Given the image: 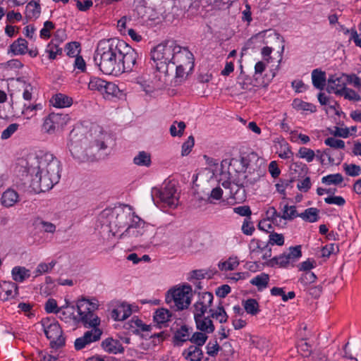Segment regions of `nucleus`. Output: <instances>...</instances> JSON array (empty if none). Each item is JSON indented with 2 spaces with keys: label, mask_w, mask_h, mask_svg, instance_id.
<instances>
[{
  "label": "nucleus",
  "mask_w": 361,
  "mask_h": 361,
  "mask_svg": "<svg viewBox=\"0 0 361 361\" xmlns=\"http://www.w3.org/2000/svg\"><path fill=\"white\" fill-rule=\"evenodd\" d=\"M157 73L149 70L138 73L134 82L147 95L186 80L194 67L192 54L175 42L158 44L151 52Z\"/></svg>",
  "instance_id": "obj_1"
},
{
  "label": "nucleus",
  "mask_w": 361,
  "mask_h": 361,
  "mask_svg": "<svg viewBox=\"0 0 361 361\" xmlns=\"http://www.w3.org/2000/svg\"><path fill=\"white\" fill-rule=\"evenodd\" d=\"M26 176L30 179V187L37 193L49 190L61 178V164L54 154L46 152L28 161H22Z\"/></svg>",
  "instance_id": "obj_2"
},
{
  "label": "nucleus",
  "mask_w": 361,
  "mask_h": 361,
  "mask_svg": "<svg viewBox=\"0 0 361 361\" xmlns=\"http://www.w3.org/2000/svg\"><path fill=\"white\" fill-rule=\"evenodd\" d=\"M111 142L109 134L97 127L93 133L85 135L78 129H73L68 137V147L71 154L81 161L100 158Z\"/></svg>",
  "instance_id": "obj_3"
},
{
  "label": "nucleus",
  "mask_w": 361,
  "mask_h": 361,
  "mask_svg": "<svg viewBox=\"0 0 361 361\" xmlns=\"http://www.w3.org/2000/svg\"><path fill=\"white\" fill-rule=\"evenodd\" d=\"M133 209L128 205L115 207L113 209L104 210L99 215L101 233L108 240L114 238L123 239L121 233L127 227L132 218Z\"/></svg>",
  "instance_id": "obj_4"
},
{
  "label": "nucleus",
  "mask_w": 361,
  "mask_h": 361,
  "mask_svg": "<svg viewBox=\"0 0 361 361\" xmlns=\"http://www.w3.org/2000/svg\"><path fill=\"white\" fill-rule=\"evenodd\" d=\"M120 49L111 39H103L98 43L94 56L100 71L106 75L121 73L123 66L120 62Z\"/></svg>",
  "instance_id": "obj_5"
},
{
  "label": "nucleus",
  "mask_w": 361,
  "mask_h": 361,
  "mask_svg": "<svg viewBox=\"0 0 361 361\" xmlns=\"http://www.w3.org/2000/svg\"><path fill=\"white\" fill-rule=\"evenodd\" d=\"M193 296L190 285L179 284L169 288L165 294V302L171 307L180 311L188 308Z\"/></svg>",
  "instance_id": "obj_6"
},
{
  "label": "nucleus",
  "mask_w": 361,
  "mask_h": 361,
  "mask_svg": "<svg viewBox=\"0 0 361 361\" xmlns=\"http://www.w3.org/2000/svg\"><path fill=\"white\" fill-rule=\"evenodd\" d=\"M76 307L79 322L90 327H96L99 325L100 319L94 313L99 307L98 301L96 299L82 298L77 301Z\"/></svg>",
  "instance_id": "obj_7"
},
{
  "label": "nucleus",
  "mask_w": 361,
  "mask_h": 361,
  "mask_svg": "<svg viewBox=\"0 0 361 361\" xmlns=\"http://www.w3.org/2000/svg\"><path fill=\"white\" fill-rule=\"evenodd\" d=\"M152 197L154 202H160L170 208H176L179 203L176 185L172 181L164 182L161 188H153Z\"/></svg>",
  "instance_id": "obj_8"
},
{
  "label": "nucleus",
  "mask_w": 361,
  "mask_h": 361,
  "mask_svg": "<svg viewBox=\"0 0 361 361\" xmlns=\"http://www.w3.org/2000/svg\"><path fill=\"white\" fill-rule=\"evenodd\" d=\"M152 226L146 223L133 211L132 218L125 230L120 233L123 239H141L147 237L152 231Z\"/></svg>",
  "instance_id": "obj_9"
},
{
  "label": "nucleus",
  "mask_w": 361,
  "mask_h": 361,
  "mask_svg": "<svg viewBox=\"0 0 361 361\" xmlns=\"http://www.w3.org/2000/svg\"><path fill=\"white\" fill-rule=\"evenodd\" d=\"M246 171L240 174L243 178L246 179L244 182L241 183H231L225 181L222 183V186L227 190V195L235 200L236 202H241L245 200V192L244 186L254 184L257 182L259 178V173H254L253 177L247 178V176L245 175Z\"/></svg>",
  "instance_id": "obj_10"
},
{
  "label": "nucleus",
  "mask_w": 361,
  "mask_h": 361,
  "mask_svg": "<svg viewBox=\"0 0 361 361\" xmlns=\"http://www.w3.org/2000/svg\"><path fill=\"white\" fill-rule=\"evenodd\" d=\"M40 324L43 327L47 338L50 340V345L53 348H59L65 343V338L62 335L61 328L54 318H44Z\"/></svg>",
  "instance_id": "obj_11"
},
{
  "label": "nucleus",
  "mask_w": 361,
  "mask_h": 361,
  "mask_svg": "<svg viewBox=\"0 0 361 361\" xmlns=\"http://www.w3.org/2000/svg\"><path fill=\"white\" fill-rule=\"evenodd\" d=\"M70 120L68 114L51 113L44 120L42 131L48 135H55L63 130Z\"/></svg>",
  "instance_id": "obj_12"
},
{
  "label": "nucleus",
  "mask_w": 361,
  "mask_h": 361,
  "mask_svg": "<svg viewBox=\"0 0 361 361\" xmlns=\"http://www.w3.org/2000/svg\"><path fill=\"white\" fill-rule=\"evenodd\" d=\"M348 81V74L336 73L331 75L327 79L326 90L329 93L339 95L345 88Z\"/></svg>",
  "instance_id": "obj_13"
},
{
  "label": "nucleus",
  "mask_w": 361,
  "mask_h": 361,
  "mask_svg": "<svg viewBox=\"0 0 361 361\" xmlns=\"http://www.w3.org/2000/svg\"><path fill=\"white\" fill-rule=\"evenodd\" d=\"M250 249L252 258L264 260L265 263L271 259V249L268 244L260 247L259 240L253 239L250 242Z\"/></svg>",
  "instance_id": "obj_14"
},
{
  "label": "nucleus",
  "mask_w": 361,
  "mask_h": 361,
  "mask_svg": "<svg viewBox=\"0 0 361 361\" xmlns=\"http://www.w3.org/2000/svg\"><path fill=\"white\" fill-rule=\"evenodd\" d=\"M102 331L96 327H93L90 331H86L82 337L75 341V348L76 350H81L86 345L99 340Z\"/></svg>",
  "instance_id": "obj_15"
},
{
  "label": "nucleus",
  "mask_w": 361,
  "mask_h": 361,
  "mask_svg": "<svg viewBox=\"0 0 361 361\" xmlns=\"http://www.w3.org/2000/svg\"><path fill=\"white\" fill-rule=\"evenodd\" d=\"M102 331L96 327H93L90 331H86L82 337L75 341V348L76 350H81L86 345L99 340Z\"/></svg>",
  "instance_id": "obj_16"
},
{
  "label": "nucleus",
  "mask_w": 361,
  "mask_h": 361,
  "mask_svg": "<svg viewBox=\"0 0 361 361\" xmlns=\"http://www.w3.org/2000/svg\"><path fill=\"white\" fill-rule=\"evenodd\" d=\"M102 331L96 327H93L90 331H86L82 337L75 341V348L76 350H81L86 345L99 340Z\"/></svg>",
  "instance_id": "obj_17"
},
{
  "label": "nucleus",
  "mask_w": 361,
  "mask_h": 361,
  "mask_svg": "<svg viewBox=\"0 0 361 361\" xmlns=\"http://www.w3.org/2000/svg\"><path fill=\"white\" fill-rule=\"evenodd\" d=\"M14 86L17 92L22 96L24 100L31 101L35 94V87L29 81L23 78H18Z\"/></svg>",
  "instance_id": "obj_18"
},
{
  "label": "nucleus",
  "mask_w": 361,
  "mask_h": 361,
  "mask_svg": "<svg viewBox=\"0 0 361 361\" xmlns=\"http://www.w3.org/2000/svg\"><path fill=\"white\" fill-rule=\"evenodd\" d=\"M214 296L211 293L204 292L200 295L197 301L194 305V316L204 314L211 309Z\"/></svg>",
  "instance_id": "obj_19"
},
{
  "label": "nucleus",
  "mask_w": 361,
  "mask_h": 361,
  "mask_svg": "<svg viewBox=\"0 0 361 361\" xmlns=\"http://www.w3.org/2000/svg\"><path fill=\"white\" fill-rule=\"evenodd\" d=\"M58 317L61 321L73 326L79 323L78 315L75 314L74 306L69 305L68 301L66 305L59 307Z\"/></svg>",
  "instance_id": "obj_20"
},
{
  "label": "nucleus",
  "mask_w": 361,
  "mask_h": 361,
  "mask_svg": "<svg viewBox=\"0 0 361 361\" xmlns=\"http://www.w3.org/2000/svg\"><path fill=\"white\" fill-rule=\"evenodd\" d=\"M120 56L121 65L123 66L121 73L125 71H132L138 57L137 53L133 49H128L126 53H123L120 50Z\"/></svg>",
  "instance_id": "obj_21"
},
{
  "label": "nucleus",
  "mask_w": 361,
  "mask_h": 361,
  "mask_svg": "<svg viewBox=\"0 0 361 361\" xmlns=\"http://www.w3.org/2000/svg\"><path fill=\"white\" fill-rule=\"evenodd\" d=\"M18 287L12 281L0 282V300L3 302L8 301L18 295Z\"/></svg>",
  "instance_id": "obj_22"
},
{
  "label": "nucleus",
  "mask_w": 361,
  "mask_h": 361,
  "mask_svg": "<svg viewBox=\"0 0 361 361\" xmlns=\"http://www.w3.org/2000/svg\"><path fill=\"white\" fill-rule=\"evenodd\" d=\"M126 329L132 331L134 334H140V332L150 331L152 326L145 324L137 317H133L128 322L124 324Z\"/></svg>",
  "instance_id": "obj_23"
},
{
  "label": "nucleus",
  "mask_w": 361,
  "mask_h": 361,
  "mask_svg": "<svg viewBox=\"0 0 361 361\" xmlns=\"http://www.w3.org/2000/svg\"><path fill=\"white\" fill-rule=\"evenodd\" d=\"M196 327L198 330L207 334H212L215 329L213 322L209 317H205L204 314L194 316Z\"/></svg>",
  "instance_id": "obj_24"
},
{
  "label": "nucleus",
  "mask_w": 361,
  "mask_h": 361,
  "mask_svg": "<svg viewBox=\"0 0 361 361\" xmlns=\"http://www.w3.org/2000/svg\"><path fill=\"white\" fill-rule=\"evenodd\" d=\"M132 314L131 306L123 302L117 305L111 312V317L114 320L123 321L129 317Z\"/></svg>",
  "instance_id": "obj_25"
},
{
  "label": "nucleus",
  "mask_w": 361,
  "mask_h": 361,
  "mask_svg": "<svg viewBox=\"0 0 361 361\" xmlns=\"http://www.w3.org/2000/svg\"><path fill=\"white\" fill-rule=\"evenodd\" d=\"M102 349L111 354H117L123 353L124 349L121 343L112 338H105L101 343Z\"/></svg>",
  "instance_id": "obj_26"
},
{
  "label": "nucleus",
  "mask_w": 361,
  "mask_h": 361,
  "mask_svg": "<svg viewBox=\"0 0 361 361\" xmlns=\"http://www.w3.org/2000/svg\"><path fill=\"white\" fill-rule=\"evenodd\" d=\"M255 37L261 39L264 44H274L282 41L281 36L273 30L260 32L255 35Z\"/></svg>",
  "instance_id": "obj_27"
},
{
  "label": "nucleus",
  "mask_w": 361,
  "mask_h": 361,
  "mask_svg": "<svg viewBox=\"0 0 361 361\" xmlns=\"http://www.w3.org/2000/svg\"><path fill=\"white\" fill-rule=\"evenodd\" d=\"M41 13V7L39 3V0L30 1L25 7V17L27 19L36 20L38 18Z\"/></svg>",
  "instance_id": "obj_28"
},
{
  "label": "nucleus",
  "mask_w": 361,
  "mask_h": 361,
  "mask_svg": "<svg viewBox=\"0 0 361 361\" xmlns=\"http://www.w3.org/2000/svg\"><path fill=\"white\" fill-rule=\"evenodd\" d=\"M31 271L25 267L16 266L11 270L12 279L17 283H23L24 281L30 278Z\"/></svg>",
  "instance_id": "obj_29"
},
{
  "label": "nucleus",
  "mask_w": 361,
  "mask_h": 361,
  "mask_svg": "<svg viewBox=\"0 0 361 361\" xmlns=\"http://www.w3.org/2000/svg\"><path fill=\"white\" fill-rule=\"evenodd\" d=\"M190 329L187 325H182L174 333L173 341L176 345H180L187 341H190Z\"/></svg>",
  "instance_id": "obj_30"
},
{
  "label": "nucleus",
  "mask_w": 361,
  "mask_h": 361,
  "mask_svg": "<svg viewBox=\"0 0 361 361\" xmlns=\"http://www.w3.org/2000/svg\"><path fill=\"white\" fill-rule=\"evenodd\" d=\"M50 102L54 107L66 108L72 105L73 99L66 94L59 93L54 95Z\"/></svg>",
  "instance_id": "obj_31"
},
{
  "label": "nucleus",
  "mask_w": 361,
  "mask_h": 361,
  "mask_svg": "<svg viewBox=\"0 0 361 361\" xmlns=\"http://www.w3.org/2000/svg\"><path fill=\"white\" fill-rule=\"evenodd\" d=\"M312 81L315 88L323 90L326 82V73L319 69L313 70L312 72Z\"/></svg>",
  "instance_id": "obj_32"
},
{
  "label": "nucleus",
  "mask_w": 361,
  "mask_h": 361,
  "mask_svg": "<svg viewBox=\"0 0 361 361\" xmlns=\"http://www.w3.org/2000/svg\"><path fill=\"white\" fill-rule=\"evenodd\" d=\"M18 200V194L14 190L8 189L1 196V204L6 207L13 206Z\"/></svg>",
  "instance_id": "obj_33"
},
{
  "label": "nucleus",
  "mask_w": 361,
  "mask_h": 361,
  "mask_svg": "<svg viewBox=\"0 0 361 361\" xmlns=\"http://www.w3.org/2000/svg\"><path fill=\"white\" fill-rule=\"evenodd\" d=\"M183 355L190 361H200L202 358V350L198 346L190 345L183 351Z\"/></svg>",
  "instance_id": "obj_34"
},
{
  "label": "nucleus",
  "mask_w": 361,
  "mask_h": 361,
  "mask_svg": "<svg viewBox=\"0 0 361 361\" xmlns=\"http://www.w3.org/2000/svg\"><path fill=\"white\" fill-rule=\"evenodd\" d=\"M171 312L166 308L157 309L153 316L154 322L159 325L166 324L170 320Z\"/></svg>",
  "instance_id": "obj_35"
},
{
  "label": "nucleus",
  "mask_w": 361,
  "mask_h": 361,
  "mask_svg": "<svg viewBox=\"0 0 361 361\" xmlns=\"http://www.w3.org/2000/svg\"><path fill=\"white\" fill-rule=\"evenodd\" d=\"M294 262L291 257L287 253H283L279 257H274L266 262V265L268 267H274L275 265H279L280 267H286L290 263Z\"/></svg>",
  "instance_id": "obj_36"
},
{
  "label": "nucleus",
  "mask_w": 361,
  "mask_h": 361,
  "mask_svg": "<svg viewBox=\"0 0 361 361\" xmlns=\"http://www.w3.org/2000/svg\"><path fill=\"white\" fill-rule=\"evenodd\" d=\"M269 281V276L267 274L262 273L252 278L250 283L256 286L259 290H262L268 286Z\"/></svg>",
  "instance_id": "obj_37"
},
{
  "label": "nucleus",
  "mask_w": 361,
  "mask_h": 361,
  "mask_svg": "<svg viewBox=\"0 0 361 361\" xmlns=\"http://www.w3.org/2000/svg\"><path fill=\"white\" fill-rule=\"evenodd\" d=\"M210 312V317L217 321H219L220 323H225L227 322L228 319V315L224 308V307L219 304L216 308L214 309H209Z\"/></svg>",
  "instance_id": "obj_38"
},
{
  "label": "nucleus",
  "mask_w": 361,
  "mask_h": 361,
  "mask_svg": "<svg viewBox=\"0 0 361 361\" xmlns=\"http://www.w3.org/2000/svg\"><path fill=\"white\" fill-rule=\"evenodd\" d=\"M10 49L16 55L25 54L27 51V42L25 39L19 38L11 45Z\"/></svg>",
  "instance_id": "obj_39"
},
{
  "label": "nucleus",
  "mask_w": 361,
  "mask_h": 361,
  "mask_svg": "<svg viewBox=\"0 0 361 361\" xmlns=\"http://www.w3.org/2000/svg\"><path fill=\"white\" fill-rule=\"evenodd\" d=\"M239 265V260L237 257H231L227 260L220 262L218 264V267L221 271H233Z\"/></svg>",
  "instance_id": "obj_40"
},
{
  "label": "nucleus",
  "mask_w": 361,
  "mask_h": 361,
  "mask_svg": "<svg viewBox=\"0 0 361 361\" xmlns=\"http://www.w3.org/2000/svg\"><path fill=\"white\" fill-rule=\"evenodd\" d=\"M120 90L116 85L113 82H106L102 94L105 99H109L114 97H117Z\"/></svg>",
  "instance_id": "obj_41"
},
{
  "label": "nucleus",
  "mask_w": 361,
  "mask_h": 361,
  "mask_svg": "<svg viewBox=\"0 0 361 361\" xmlns=\"http://www.w3.org/2000/svg\"><path fill=\"white\" fill-rule=\"evenodd\" d=\"M133 163L137 166L148 167L151 165V156L145 151L139 152L133 158Z\"/></svg>",
  "instance_id": "obj_42"
},
{
  "label": "nucleus",
  "mask_w": 361,
  "mask_h": 361,
  "mask_svg": "<svg viewBox=\"0 0 361 361\" xmlns=\"http://www.w3.org/2000/svg\"><path fill=\"white\" fill-rule=\"evenodd\" d=\"M293 107L297 111L314 112L316 107L312 104L302 101L300 99H295L292 104Z\"/></svg>",
  "instance_id": "obj_43"
},
{
  "label": "nucleus",
  "mask_w": 361,
  "mask_h": 361,
  "mask_svg": "<svg viewBox=\"0 0 361 361\" xmlns=\"http://www.w3.org/2000/svg\"><path fill=\"white\" fill-rule=\"evenodd\" d=\"M299 216L305 221L315 222L319 219V210L314 207L308 208L299 214Z\"/></svg>",
  "instance_id": "obj_44"
},
{
  "label": "nucleus",
  "mask_w": 361,
  "mask_h": 361,
  "mask_svg": "<svg viewBox=\"0 0 361 361\" xmlns=\"http://www.w3.org/2000/svg\"><path fill=\"white\" fill-rule=\"evenodd\" d=\"M43 105L41 103L26 105L25 104L22 110V114L26 116L30 119L36 115L37 111H41Z\"/></svg>",
  "instance_id": "obj_45"
},
{
  "label": "nucleus",
  "mask_w": 361,
  "mask_h": 361,
  "mask_svg": "<svg viewBox=\"0 0 361 361\" xmlns=\"http://www.w3.org/2000/svg\"><path fill=\"white\" fill-rule=\"evenodd\" d=\"M243 306L246 312L251 315H256L259 312V304L255 299L243 301Z\"/></svg>",
  "instance_id": "obj_46"
},
{
  "label": "nucleus",
  "mask_w": 361,
  "mask_h": 361,
  "mask_svg": "<svg viewBox=\"0 0 361 361\" xmlns=\"http://www.w3.org/2000/svg\"><path fill=\"white\" fill-rule=\"evenodd\" d=\"M252 344L255 347L263 353L267 354L269 348V342L264 338H254L252 340Z\"/></svg>",
  "instance_id": "obj_47"
},
{
  "label": "nucleus",
  "mask_w": 361,
  "mask_h": 361,
  "mask_svg": "<svg viewBox=\"0 0 361 361\" xmlns=\"http://www.w3.org/2000/svg\"><path fill=\"white\" fill-rule=\"evenodd\" d=\"M106 82L99 78H92L88 83V89L91 91H97L102 94Z\"/></svg>",
  "instance_id": "obj_48"
},
{
  "label": "nucleus",
  "mask_w": 361,
  "mask_h": 361,
  "mask_svg": "<svg viewBox=\"0 0 361 361\" xmlns=\"http://www.w3.org/2000/svg\"><path fill=\"white\" fill-rule=\"evenodd\" d=\"M55 264V261H51L49 263L42 262L39 264L34 271L35 277H37L43 274L51 271Z\"/></svg>",
  "instance_id": "obj_49"
},
{
  "label": "nucleus",
  "mask_w": 361,
  "mask_h": 361,
  "mask_svg": "<svg viewBox=\"0 0 361 361\" xmlns=\"http://www.w3.org/2000/svg\"><path fill=\"white\" fill-rule=\"evenodd\" d=\"M343 181V178L341 173L330 174L324 176L322 178V182L326 185H339Z\"/></svg>",
  "instance_id": "obj_50"
},
{
  "label": "nucleus",
  "mask_w": 361,
  "mask_h": 361,
  "mask_svg": "<svg viewBox=\"0 0 361 361\" xmlns=\"http://www.w3.org/2000/svg\"><path fill=\"white\" fill-rule=\"evenodd\" d=\"M207 334V333L201 331L195 332L190 337V341L191 343H195L196 345V346H198V347L202 346L206 343V341L208 338V336Z\"/></svg>",
  "instance_id": "obj_51"
},
{
  "label": "nucleus",
  "mask_w": 361,
  "mask_h": 361,
  "mask_svg": "<svg viewBox=\"0 0 361 361\" xmlns=\"http://www.w3.org/2000/svg\"><path fill=\"white\" fill-rule=\"evenodd\" d=\"M185 124L183 121H175L170 127V133L173 137H180L183 134Z\"/></svg>",
  "instance_id": "obj_52"
},
{
  "label": "nucleus",
  "mask_w": 361,
  "mask_h": 361,
  "mask_svg": "<svg viewBox=\"0 0 361 361\" xmlns=\"http://www.w3.org/2000/svg\"><path fill=\"white\" fill-rule=\"evenodd\" d=\"M298 157L306 160L307 162H312L315 157V153L310 148L300 147L298 152Z\"/></svg>",
  "instance_id": "obj_53"
},
{
  "label": "nucleus",
  "mask_w": 361,
  "mask_h": 361,
  "mask_svg": "<svg viewBox=\"0 0 361 361\" xmlns=\"http://www.w3.org/2000/svg\"><path fill=\"white\" fill-rule=\"evenodd\" d=\"M339 96L343 97L345 99L353 102H357L361 99L360 96L355 90L346 87L339 94Z\"/></svg>",
  "instance_id": "obj_54"
},
{
  "label": "nucleus",
  "mask_w": 361,
  "mask_h": 361,
  "mask_svg": "<svg viewBox=\"0 0 361 361\" xmlns=\"http://www.w3.org/2000/svg\"><path fill=\"white\" fill-rule=\"evenodd\" d=\"M297 216H299V214L297 213L295 207L288 205L284 207L283 209V215L281 216L283 219L290 220Z\"/></svg>",
  "instance_id": "obj_55"
},
{
  "label": "nucleus",
  "mask_w": 361,
  "mask_h": 361,
  "mask_svg": "<svg viewBox=\"0 0 361 361\" xmlns=\"http://www.w3.org/2000/svg\"><path fill=\"white\" fill-rule=\"evenodd\" d=\"M195 145L194 137L191 135L188 137V140L183 142L181 147V155L183 157L187 156L190 154Z\"/></svg>",
  "instance_id": "obj_56"
},
{
  "label": "nucleus",
  "mask_w": 361,
  "mask_h": 361,
  "mask_svg": "<svg viewBox=\"0 0 361 361\" xmlns=\"http://www.w3.org/2000/svg\"><path fill=\"white\" fill-rule=\"evenodd\" d=\"M45 51L49 54L48 56L50 59H56V56L61 54L62 52L61 49L59 48L54 42H51L48 44Z\"/></svg>",
  "instance_id": "obj_57"
},
{
  "label": "nucleus",
  "mask_w": 361,
  "mask_h": 361,
  "mask_svg": "<svg viewBox=\"0 0 361 361\" xmlns=\"http://www.w3.org/2000/svg\"><path fill=\"white\" fill-rule=\"evenodd\" d=\"M19 124L12 123L10 124L5 130H4L1 135L2 140H7L10 138L18 129Z\"/></svg>",
  "instance_id": "obj_58"
},
{
  "label": "nucleus",
  "mask_w": 361,
  "mask_h": 361,
  "mask_svg": "<svg viewBox=\"0 0 361 361\" xmlns=\"http://www.w3.org/2000/svg\"><path fill=\"white\" fill-rule=\"evenodd\" d=\"M255 230V226H253V224L251 221L250 218L245 219L241 227L242 232L246 235H252Z\"/></svg>",
  "instance_id": "obj_59"
},
{
  "label": "nucleus",
  "mask_w": 361,
  "mask_h": 361,
  "mask_svg": "<svg viewBox=\"0 0 361 361\" xmlns=\"http://www.w3.org/2000/svg\"><path fill=\"white\" fill-rule=\"evenodd\" d=\"M338 252V245L334 243L326 245L322 249V256L329 257L331 255L336 254Z\"/></svg>",
  "instance_id": "obj_60"
},
{
  "label": "nucleus",
  "mask_w": 361,
  "mask_h": 361,
  "mask_svg": "<svg viewBox=\"0 0 361 361\" xmlns=\"http://www.w3.org/2000/svg\"><path fill=\"white\" fill-rule=\"evenodd\" d=\"M324 143L334 149H343L345 147V142L342 140H338L335 137H328L324 140Z\"/></svg>",
  "instance_id": "obj_61"
},
{
  "label": "nucleus",
  "mask_w": 361,
  "mask_h": 361,
  "mask_svg": "<svg viewBox=\"0 0 361 361\" xmlns=\"http://www.w3.org/2000/svg\"><path fill=\"white\" fill-rule=\"evenodd\" d=\"M345 173L350 176H357L361 173V168L355 164H343Z\"/></svg>",
  "instance_id": "obj_62"
},
{
  "label": "nucleus",
  "mask_w": 361,
  "mask_h": 361,
  "mask_svg": "<svg viewBox=\"0 0 361 361\" xmlns=\"http://www.w3.org/2000/svg\"><path fill=\"white\" fill-rule=\"evenodd\" d=\"M44 308L48 313H59V307H58L56 300L53 298L49 299L44 305Z\"/></svg>",
  "instance_id": "obj_63"
},
{
  "label": "nucleus",
  "mask_w": 361,
  "mask_h": 361,
  "mask_svg": "<svg viewBox=\"0 0 361 361\" xmlns=\"http://www.w3.org/2000/svg\"><path fill=\"white\" fill-rule=\"evenodd\" d=\"M223 195V190L221 187L214 188L208 197L207 200L209 203H214V200H219Z\"/></svg>",
  "instance_id": "obj_64"
}]
</instances>
